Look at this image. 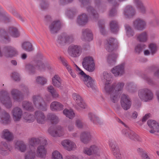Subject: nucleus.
Wrapping results in <instances>:
<instances>
[{
	"mask_svg": "<svg viewBox=\"0 0 159 159\" xmlns=\"http://www.w3.org/2000/svg\"><path fill=\"white\" fill-rule=\"evenodd\" d=\"M0 101L6 107L10 108L12 106V102L9 94L7 91L2 90L0 92Z\"/></svg>",
	"mask_w": 159,
	"mask_h": 159,
	"instance_id": "5",
	"label": "nucleus"
},
{
	"mask_svg": "<svg viewBox=\"0 0 159 159\" xmlns=\"http://www.w3.org/2000/svg\"><path fill=\"white\" fill-rule=\"evenodd\" d=\"M83 152L88 156L95 155L98 156L100 155L101 150L100 148L95 145H92L89 147L84 148Z\"/></svg>",
	"mask_w": 159,
	"mask_h": 159,
	"instance_id": "8",
	"label": "nucleus"
},
{
	"mask_svg": "<svg viewBox=\"0 0 159 159\" xmlns=\"http://www.w3.org/2000/svg\"><path fill=\"white\" fill-rule=\"evenodd\" d=\"M46 60L45 57L41 53H38L36 56V59L34 61L37 64V66L39 70L41 71L45 70V65L43 63Z\"/></svg>",
	"mask_w": 159,
	"mask_h": 159,
	"instance_id": "9",
	"label": "nucleus"
},
{
	"mask_svg": "<svg viewBox=\"0 0 159 159\" xmlns=\"http://www.w3.org/2000/svg\"><path fill=\"white\" fill-rule=\"evenodd\" d=\"M61 22L59 20L54 21L49 25V29L50 33L52 34L57 33L61 28Z\"/></svg>",
	"mask_w": 159,
	"mask_h": 159,
	"instance_id": "15",
	"label": "nucleus"
},
{
	"mask_svg": "<svg viewBox=\"0 0 159 159\" xmlns=\"http://www.w3.org/2000/svg\"><path fill=\"white\" fill-rule=\"evenodd\" d=\"M46 151L44 146L40 145L39 146L36 152L37 156L41 158H45L46 155Z\"/></svg>",
	"mask_w": 159,
	"mask_h": 159,
	"instance_id": "36",
	"label": "nucleus"
},
{
	"mask_svg": "<svg viewBox=\"0 0 159 159\" xmlns=\"http://www.w3.org/2000/svg\"><path fill=\"white\" fill-rule=\"evenodd\" d=\"M48 131L52 136L54 137H60L64 134L62 128L59 125L56 126L53 130H51L50 129H49Z\"/></svg>",
	"mask_w": 159,
	"mask_h": 159,
	"instance_id": "19",
	"label": "nucleus"
},
{
	"mask_svg": "<svg viewBox=\"0 0 159 159\" xmlns=\"http://www.w3.org/2000/svg\"><path fill=\"white\" fill-rule=\"evenodd\" d=\"M119 6V4L115 2L113 5L112 7L109 11L108 16L110 17H113L116 16L117 14V8Z\"/></svg>",
	"mask_w": 159,
	"mask_h": 159,
	"instance_id": "41",
	"label": "nucleus"
},
{
	"mask_svg": "<svg viewBox=\"0 0 159 159\" xmlns=\"http://www.w3.org/2000/svg\"><path fill=\"white\" fill-rule=\"evenodd\" d=\"M125 66V63H123L121 64L116 66L112 70V73L116 76H121L124 73Z\"/></svg>",
	"mask_w": 159,
	"mask_h": 159,
	"instance_id": "17",
	"label": "nucleus"
},
{
	"mask_svg": "<svg viewBox=\"0 0 159 159\" xmlns=\"http://www.w3.org/2000/svg\"><path fill=\"white\" fill-rule=\"evenodd\" d=\"M15 147L16 148L22 152H24L26 148L25 144L23 141L21 140H18L16 142Z\"/></svg>",
	"mask_w": 159,
	"mask_h": 159,
	"instance_id": "39",
	"label": "nucleus"
},
{
	"mask_svg": "<svg viewBox=\"0 0 159 159\" xmlns=\"http://www.w3.org/2000/svg\"><path fill=\"white\" fill-rule=\"evenodd\" d=\"M52 159H62V157L59 152L55 151L52 154Z\"/></svg>",
	"mask_w": 159,
	"mask_h": 159,
	"instance_id": "64",
	"label": "nucleus"
},
{
	"mask_svg": "<svg viewBox=\"0 0 159 159\" xmlns=\"http://www.w3.org/2000/svg\"><path fill=\"white\" fill-rule=\"evenodd\" d=\"M146 47L145 45L142 43L138 44L135 47L134 51L136 54H139L142 52Z\"/></svg>",
	"mask_w": 159,
	"mask_h": 159,
	"instance_id": "48",
	"label": "nucleus"
},
{
	"mask_svg": "<svg viewBox=\"0 0 159 159\" xmlns=\"http://www.w3.org/2000/svg\"><path fill=\"white\" fill-rule=\"evenodd\" d=\"M134 28L138 30L142 31L145 29L146 23L143 19L137 18L133 22Z\"/></svg>",
	"mask_w": 159,
	"mask_h": 159,
	"instance_id": "18",
	"label": "nucleus"
},
{
	"mask_svg": "<svg viewBox=\"0 0 159 159\" xmlns=\"http://www.w3.org/2000/svg\"><path fill=\"white\" fill-rule=\"evenodd\" d=\"M122 133L131 140L138 141H141L140 138L139 136L128 128L126 127L123 129L122 130Z\"/></svg>",
	"mask_w": 159,
	"mask_h": 159,
	"instance_id": "13",
	"label": "nucleus"
},
{
	"mask_svg": "<svg viewBox=\"0 0 159 159\" xmlns=\"http://www.w3.org/2000/svg\"><path fill=\"white\" fill-rule=\"evenodd\" d=\"M40 6L42 10L47 9L49 7V3L47 0H41Z\"/></svg>",
	"mask_w": 159,
	"mask_h": 159,
	"instance_id": "60",
	"label": "nucleus"
},
{
	"mask_svg": "<svg viewBox=\"0 0 159 159\" xmlns=\"http://www.w3.org/2000/svg\"><path fill=\"white\" fill-rule=\"evenodd\" d=\"M79 74L81 75V79L84 82V84L88 87L91 88L93 90L95 89L94 81L90 76L87 75L82 70Z\"/></svg>",
	"mask_w": 159,
	"mask_h": 159,
	"instance_id": "4",
	"label": "nucleus"
},
{
	"mask_svg": "<svg viewBox=\"0 0 159 159\" xmlns=\"http://www.w3.org/2000/svg\"><path fill=\"white\" fill-rule=\"evenodd\" d=\"M74 37L72 34L63 33L58 35L57 37V44L60 46H63L67 44H70L74 41Z\"/></svg>",
	"mask_w": 159,
	"mask_h": 159,
	"instance_id": "2",
	"label": "nucleus"
},
{
	"mask_svg": "<svg viewBox=\"0 0 159 159\" xmlns=\"http://www.w3.org/2000/svg\"><path fill=\"white\" fill-rule=\"evenodd\" d=\"M110 146L111 147L113 155L117 159H121V154L119 153V149L117 144L114 142H110Z\"/></svg>",
	"mask_w": 159,
	"mask_h": 159,
	"instance_id": "27",
	"label": "nucleus"
},
{
	"mask_svg": "<svg viewBox=\"0 0 159 159\" xmlns=\"http://www.w3.org/2000/svg\"><path fill=\"white\" fill-rule=\"evenodd\" d=\"M118 55L115 53L109 54L107 56V62L110 65H113L115 63Z\"/></svg>",
	"mask_w": 159,
	"mask_h": 159,
	"instance_id": "43",
	"label": "nucleus"
},
{
	"mask_svg": "<svg viewBox=\"0 0 159 159\" xmlns=\"http://www.w3.org/2000/svg\"><path fill=\"white\" fill-rule=\"evenodd\" d=\"M72 96L74 99L79 107L82 108H85L86 105L81 96L75 93L73 94Z\"/></svg>",
	"mask_w": 159,
	"mask_h": 159,
	"instance_id": "22",
	"label": "nucleus"
},
{
	"mask_svg": "<svg viewBox=\"0 0 159 159\" xmlns=\"http://www.w3.org/2000/svg\"><path fill=\"white\" fill-rule=\"evenodd\" d=\"M99 27L100 31L102 35H105L106 34V32L104 29V22L103 20H100L98 22Z\"/></svg>",
	"mask_w": 159,
	"mask_h": 159,
	"instance_id": "58",
	"label": "nucleus"
},
{
	"mask_svg": "<svg viewBox=\"0 0 159 159\" xmlns=\"http://www.w3.org/2000/svg\"><path fill=\"white\" fill-rule=\"evenodd\" d=\"M83 67L89 72H92L95 69V64L93 63L92 64L91 63L90 65H85Z\"/></svg>",
	"mask_w": 159,
	"mask_h": 159,
	"instance_id": "63",
	"label": "nucleus"
},
{
	"mask_svg": "<svg viewBox=\"0 0 159 159\" xmlns=\"http://www.w3.org/2000/svg\"><path fill=\"white\" fill-rule=\"evenodd\" d=\"M8 32L14 38H17L20 36L17 29L14 27H10L8 29Z\"/></svg>",
	"mask_w": 159,
	"mask_h": 159,
	"instance_id": "47",
	"label": "nucleus"
},
{
	"mask_svg": "<svg viewBox=\"0 0 159 159\" xmlns=\"http://www.w3.org/2000/svg\"><path fill=\"white\" fill-rule=\"evenodd\" d=\"M64 105L57 101H54L50 105V109L53 111H59L64 109Z\"/></svg>",
	"mask_w": 159,
	"mask_h": 159,
	"instance_id": "24",
	"label": "nucleus"
},
{
	"mask_svg": "<svg viewBox=\"0 0 159 159\" xmlns=\"http://www.w3.org/2000/svg\"><path fill=\"white\" fill-rule=\"evenodd\" d=\"M80 2L81 6L86 7L87 11L90 16L94 20H96L98 17V14L97 11L93 7L90 6V0H78Z\"/></svg>",
	"mask_w": 159,
	"mask_h": 159,
	"instance_id": "3",
	"label": "nucleus"
},
{
	"mask_svg": "<svg viewBox=\"0 0 159 159\" xmlns=\"http://www.w3.org/2000/svg\"><path fill=\"white\" fill-rule=\"evenodd\" d=\"M88 20V17L87 15L83 13L78 16L77 23L79 25L83 26L87 23Z\"/></svg>",
	"mask_w": 159,
	"mask_h": 159,
	"instance_id": "28",
	"label": "nucleus"
},
{
	"mask_svg": "<svg viewBox=\"0 0 159 159\" xmlns=\"http://www.w3.org/2000/svg\"><path fill=\"white\" fill-rule=\"evenodd\" d=\"M120 103L122 108L125 110H127L130 108L131 102L128 95L124 94H122Z\"/></svg>",
	"mask_w": 159,
	"mask_h": 159,
	"instance_id": "14",
	"label": "nucleus"
},
{
	"mask_svg": "<svg viewBox=\"0 0 159 159\" xmlns=\"http://www.w3.org/2000/svg\"><path fill=\"white\" fill-rule=\"evenodd\" d=\"M8 149L7 144L5 141H2L0 144V152L3 155H5L7 154V151Z\"/></svg>",
	"mask_w": 159,
	"mask_h": 159,
	"instance_id": "44",
	"label": "nucleus"
},
{
	"mask_svg": "<svg viewBox=\"0 0 159 159\" xmlns=\"http://www.w3.org/2000/svg\"><path fill=\"white\" fill-rule=\"evenodd\" d=\"M11 94L13 99L15 101L20 102L23 99V95L22 93L19 90L13 89L11 91Z\"/></svg>",
	"mask_w": 159,
	"mask_h": 159,
	"instance_id": "20",
	"label": "nucleus"
},
{
	"mask_svg": "<svg viewBox=\"0 0 159 159\" xmlns=\"http://www.w3.org/2000/svg\"><path fill=\"white\" fill-rule=\"evenodd\" d=\"M22 48L27 52H31L34 50L32 44L28 41L25 42L21 45Z\"/></svg>",
	"mask_w": 159,
	"mask_h": 159,
	"instance_id": "42",
	"label": "nucleus"
},
{
	"mask_svg": "<svg viewBox=\"0 0 159 159\" xmlns=\"http://www.w3.org/2000/svg\"><path fill=\"white\" fill-rule=\"evenodd\" d=\"M36 67L38 69L37 66V64L34 61L27 64L25 65V69L31 74H34L35 73Z\"/></svg>",
	"mask_w": 159,
	"mask_h": 159,
	"instance_id": "37",
	"label": "nucleus"
},
{
	"mask_svg": "<svg viewBox=\"0 0 159 159\" xmlns=\"http://www.w3.org/2000/svg\"><path fill=\"white\" fill-rule=\"evenodd\" d=\"M123 13L125 18L130 19L135 16L136 12L135 9L133 6L128 5L125 7Z\"/></svg>",
	"mask_w": 159,
	"mask_h": 159,
	"instance_id": "11",
	"label": "nucleus"
},
{
	"mask_svg": "<svg viewBox=\"0 0 159 159\" xmlns=\"http://www.w3.org/2000/svg\"><path fill=\"white\" fill-rule=\"evenodd\" d=\"M3 20L7 22H9L11 21L12 18L6 12L2 11L0 7V22Z\"/></svg>",
	"mask_w": 159,
	"mask_h": 159,
	"instance_id": "33",
	"label": "nucleus"
},
{
	"mask_svg": "<svg viewBox=\"0 0 159 159\" xmlns=\"http://www.w3.org/2000/svg\"><path fill=\"white\" fill-rule=\"evenodd\" d=\"M10 40V38L6 30L0 28V40L5 41L6 43H9Z\"/></svg>",
	"mask_w": 159,
	"mask_h": 159,
	"instance_id": "32",
	"label": "nucleus"
},
{
	"mask_svg": "<svg viewBox=\"0 0 159 159\" xmlns=\"http://www.w3.org/2000/svg\"><path fill=\"white\" fill-rule=\"evenodd\" d=\"M48 89L52 94L53 98H57L58 97L59 95L56 90L52 86H50L48 87Z\"/></svg>",
	"mask_w": 159,
	"mask_h": 159,
	"instance_id": "59",
	"label": "nucleus"
},
{
	"mask_svg": "<svg viewBox=\"0 0 159 159\" xmlns=\"http://www.w3.org/2000/svg\"><path fill=\"white\" fill-rule=\"evenodd\" d=\"M40 142L39 138H33L30 139L29 141L30 149L35 150V147L40 143Z\"/></svg>",
	"mask_w": 159,
	"mask_h": 159,
	"instance_id": "34",
	"label": "nucleus"
},
{
	"mask_svg": "<svg viewBox=\"0 0 159 159\" xmlns=\"http://www.w3.org/2000/svg\"><path fill=\"white\" fill-rule=\"evenodd\" d=\"M88 116L90 120L94 124L99 125L102 124V121L96 115L91 113H89L88 114Z\"/></svg>",
	"mask_w": 159,
	"mask_h": 159,
	"instance_id": "45",
	"label": "nucleus"
},
{
	"mask_svg": "<svg viewBox=\"0 0 159 159\" xmlns=\"http://www.w3.org/2000/svg\"><path fill=\"white\" fill-rule=\"evenodd\" d=\"M33 103L38 109L43 111H46L47 106L43 98L39 95H34L33 97Z\"/></svg>",
	"mask_w": 159,
	"mask_h": 159,
	"instance_id": "6",
	"label": "nucleus"
},
{
	"mask_svg": "<svg viewBox=\"0 0 159 159\" xmlns=\"http://www.w3.org/2000/svg\"><path fill=\"white\" fill-rule=\"evenodd\" d=\"M125 27L126 31V34L128 37L134 35V32L131 27L128 25H125Z\"/></svg>",
	"mask_w": 159,
	"mask_h": 159,
	"instance_id": "61",
	"label": "nucleus"
},
{
	"mask_svg": "<svg viewBox=\"0 0 159 159\" xmlns=\"http://www.w3.org/2000/svg\"><path fill=\"white\" fill-rule=\"evenodd\" d=\"M110 30L113 33L116 34L119 30V27L117 22L115 20L111 21L110 23Z\"/></svg>",
	"mask_w": 159,
	"mask_h": 159,
	"instance_id": "46",
	"label": "nucleus"
},
{
	"mask_svg": "<svg viewBox=\"0 0 159 159\" xmlns=\"http://www.w3.org/2000/svg\"><path fill=\"white\" fill-rule=\"evenodd\" d=\"M13 116V118L15 121H19L21 117L22 111L21 109L19 107H16L12 111Z\"/></svg>",
	"mask_w": 159,
	"mask_h": 159,
	"instance_id": "25",
	"label": "nucleus"
},
{
	"mask_svg": "<svg viewBox=\"0 0 159 159\" xmlns=\"http://www.w3.org/2000/svg\"><path fill=\"white\" fill-rule=\"evenodd\" d=\"M124 84V83L122 82L119 83L116 85L115 83L111 85L109 82L106 83L105 90L107 93L110 94V100L113 103H116L118 101Z\"/></svg>",
	"mask_w": 159,
	"mask_h": 159,
	"instance_id": "1",
	"label": "nucleus"
},
{
	"mask_svg": "<svg viewBox=\"0 0 159 159\" xmlns=\"http://www.w3.org/2000/svg\"><path fill=\"white\" fill-rule=\"evenodd\" d=\"M61 144L64 148L68 151L72 150L76 147L74 143L68 140H65L62 141Z\"/></svg>",
	"mask_w": 159,
	"mask_h": 159,
	"instance_id": "31",
	"label": "nucleus"
},
{
	"mask_svg": "<svg viewBox=\"0 0 159 159\" xmlns=\"http://www.w3.org/2000/svg\"><path fill=\"white\" fill-rule=\"evenodd\" d=\"M149 48L150 50L151 54L152 55H154L157 53L158 49V47L156 44L151 43L149 45Z\"/></svg>",
	"mask_w": 159,
	"mask_h": 159,
	"instance_id": "53",
	"label": "nucleus"
},
{
	"mask_svg": "<svg viewBox=\"0 0 159 159\" xmlns=\"http://www.w3.org/2000/svg\"><path fill=\"white\" fill-rule=\"evenodd\" d=\"M80 138L82 142L86 144L90 140L91 136L89 132H84L81 134Z\"/></svg>",
	"mask_w": 159,
	"mask_h": 159,
	"instance_id": "35",
	"label": "nucleus"
},
{
	"mask_svg": "<svg viewBox=\"0 0 159 159\" xmlns=\"http://www.w3.org/2000/svg\"><path fill=\"white\" fill-rule=\"evenodd\" d=\"M118 43L116 39L113 38H110L107 39L105 48L109 52H111L117 48Z\"/></svg>",
	"mask_w": 159,
	"mask_h": 159,
	"instance_id": "10",
	"label": "nucleus"
},
{
	"mask_svg": "<svg viewBox=\"0 0 159 159\" xmlns=\"http://www.w3.org/2000/svg\"><path fill=\"white\" fill-rule=\"evenodd\" d=\"M76 9L72 8L67 9L66 12V14L69 18L72 19L76 14Z\"/></svg>",
	"mask_w": 159,
	"mask_h": 159,
	"instance_id": "50",
	"label": "nucleus"
},
{
	"mask_svg": "<svg viewBox=\"0 0 159 159\" xmlns=\"http://www.w3.org/2000/svg\"><path fill=\"white\" fill-rule=\"evenodd\" d=\"M148 37L147 33L143 32L137 35V40L140 42H145L147 41Z\"/></svg>",
	"mask_w": 159,
	"mask_h": 159,
	"instance_id": "40",
	"label": "nucleus"
},
{
	"mask_svg": "<svg viewBox=\"0 0 159 159\" xmlns=\"http://www.w3.org/2000/svg\"><path fill=\"white\" fill-rule=\"evenodd\" d=\"M3 54L6 58H11L16 53V49L11 46H5L3 48Z\"/></svg>",
	"mask_w": 159,
	"mask_h": 159,
	"instance_id": "16",
	"label": "nucleus"
},
{
	"mask_svg": "<svg viewBox=\"0 0 159 159\" xmlns=\"http://www.w3.org/2000/svg\"><path fill=\"white\" fill-rule=\"evenodd\" d=\"M23 108L29 111H32L33 110V107L32 103L27 101H23L22 103Z\"/></svg>",
	"mask_w": 159,
	"mask_h": 159,
	"instance_id": "52",
	"label": "nucleus"
},
{
	"mask_svg": "<svg viewBox=\"0 0 159 159\" xmlns=\"http://www.w3.org/2000/svg\"><path fill=\"white\" fill-rule=\"evenodd\" d=\"M102 74L103 77L102 78V80L104 81L105 80L106 81V83L109 82H108L110 81L111 78L110 74L108 73L107 72H104Z\"/></svg>",
	"mask_w": 159,
	"mask_h": 159,
	"instance_id": "62",
	"label": "nucleus"
},
{
	"mask_svg": "<svg viewBox=\"0 0 159 159\" xmlns=\"http://www.w3.org/2000/svg\"><path fill=\"white\" fill-rule=\"evenodd\" d=\"M126 89L130 92H134L136 91V85L133 82L128 83L126 84Z\"/></svg>",
	"mask_w": 159,
	"mask_h": 159,
	"instance_id": "54",
	"label": "nucleus"
},
{
	"mask_svg": "<svg viewBox=\"0 0 159 159\" xmlns=\"http://www.w3.org/2000/svg\"><path fill=\"white\" fill-rule=\"evenodd\" d=\"M63 113L67 117L70 119L73 118L75 116V114L72 111L66 109H65L63 110Z\"/></svg>",
	"mask_w": 159,
	"mask_h": 159,
	"instance_id": "56",
	"label": "nucleus"
},
{
	"mask_svg": "<svg viewBox=\"0 0 159 159\" xmlns=\"http://www.w3.org/2000/svg\"><path fill=\"white\" fill-rule=\"evenodd\" d=\"M36 82L42 85L46 84L47 82V79L43 76H38L36 79Z\"/></svg>",
	"mask_w": 159,
	"mask_h": 159,
	"instance_id": "57",
	"label": "nucleus"
},
{
	"mask_svg": "<svg viewBox=\"0 0 159 159\" xmlns=\"http://www.w3.org/2000/svg\"><path fill=\"white\" fill-rule=\"evenodd\" d=\"M82 39L85 41H90L93 39V34L91 31L89 29H84L82 30Z\"/></svg>",
	"mask_w": 159,
	"mask_h": 159,
	"instance_id": "21",
	"label": "nucleus"
},
{
	"mask_svg": "<svg viewBox=\"0 0 159 159\" xmlns=\"http://www.w3.org/2000/svg\"><path fill=\"white\" fill-rule=\"evenodd\" d=\"M35 150L30 149V150L25 154V159H34L35 153Z\"/></svg>",
	"mask_w": 159,
	"mask_h": 159,
	"instance_id": "55",
	"label": "nucleus"
},
{
	"mask_svg": "<svg viewBox=\"0 0 159 159\" xmlns=\"http://www.w3.org/2000/svg\"><path fill=\"white\" fill-rule=\"evenodd\" d=\"M35 118L38 123L43 124L44 123L45 116L42 111H35Z\"/></svg>",
	"mask_w": 159,
	"mask_h": 159,
	"instance_id": "29",
	"label": "nucleus"
},
{
	"mask_svg": "<svg viewBox=\"0 0 159 159\" xmlns=\"http://www.w3.org/2000/svg\"><path fill=\"white\" fill-rule=\"evenodd\" d=\"M48 120H50L51 123L53 124H56L59 121L58 118L55 114L49 113L48 115Z\"/></svg>",
	"mask_w": 159,
	"mask_h": 159,
	"instance_id": "49",
	"label": "nucleus"
},
{
	"mask_svg": "<svg viewBox=\"0 0 159 159\" xmlns=\"http://www.w3.org/2000/svg\"><path fill=\"white\" fill-rule=\"evenodd\" d=\"M139 98L145 102H147L152 99L153 95L152 91L147 88L140 89L138 92Z\"/></svg>",
	"mask_w": 159,
	"mask_h": 159,
	"instance_id": "7",
	"label": "nucleus"
},
{
	"mask_svg": "<svg viewBox=\"0 0 159 159\" xmlns=\"http://www.w3.org/2000/svg\"><path fill=\"white\" fill-rule=\"evenodd\" d=\"M2 138L8 141H10L13 139L12 134L7 129L3 130L2 133Z\"/></svg>",
	"mask_w": 159,
	"mask_h": 159,
	"instance_id": "38",
	"label": "nucleus"
},
{
	"mask_svg": "<svg viewBox=\"0 0 159 159\" xmlns=\"http://www.w3.org/2000/svg\"><path fill=\"white\" fill-rule=\"evenodd\" d=\"M133 2L136 8L140 12L143 14L146 13V7L140 0H133Z\"/></svg>",
	"mask_w": 159,
	"mask_h": 159,
	"instance_id": "30",
	"label": "nucleus"
},
{
	"mask_svg": "<svg viewBox=\"0 0 159 159\" xmlns=\"http://www.w3.org/2000/svg\"><path fill=\"white\" fill-rule=\"evenodd\" d=\"M10 116L5 111H3L1 114L0 122L1 124L6 125L10 123Z\"/></svg>",
	"mask_w": 159,
	"mask_h": 159,
	"instance_id": "26",
	"label": "nucleus"
},
{
	"mask_svg": "<svg viewBox=\"0 0 159 159\" xmlns=\"http://www.w3.org/2000/svg\"><path fill=\"white\" fill-rule=\"evenodd\" d=\"M68 52L73 57H78L81 53V48L80 46L72 44L69 47Z\"/></svg>",
	"mask_w": 159,
	"mask_h": 159,
	"instance_id": "12",
	"label": "nucleus"
},
{
	"mask_svg": "<svg viewBox=\"0 0 159 159\" xmlns=\"http://www.w3.org/2000/svg\"><path fill=\"white\" fill-rule=\"evenodd\" d=\"M52 84L53 85L61 89L63 88L62 86V80L58 75H55L52 78Z\"/></svg>",
	"mask_w": 159,
	"mask_h": 159,
	"instance_id": "23",
	"label": "nucleus"
},
{
	"mask_svg": "<svg viewBox=\"0 0 159 159\" xmlns=\"http://www.w3.org/2000/svg\"><path fill=\"white\" fill-rule=\"evenodd\" d=\"M93 64L94 63L93 58L91 57H87L84 58L82 63V65L83 67L85 66V65H90L91 64Z\"/></svg>",
	"mask_w": 159,
	"mask_h": 159,
	"instance_id": "51",
	"label": "nucleus"
}]
</instances>
